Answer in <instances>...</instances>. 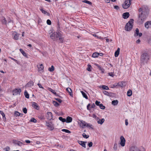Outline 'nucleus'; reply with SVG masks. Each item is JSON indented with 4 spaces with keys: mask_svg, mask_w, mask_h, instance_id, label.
Returning a JSON list of instances; mask_svg holds the SVG:
<instances>
[{
    "mask_svg": "<svg viewBox=\"0 0 151 151\" xmlns=\"http://www.w3.org/2000/svg\"><path fill=\"white\" fill-rule=\"evenodd\" d=\"M139 29L138 28H137L135 30V34H134V36H138V34L139 33Z\"/></svg>",
    "mask_w": 151,
    "mask_h": 151,
    "instance_id": "36",
    "label": "nucleus"
},
{
    "mask_svg": "<svg viewBox=\"0 0 151 151\" xmlns=\"http://www.w3.org/2000/svg\"><path fill=\"white\" fill-rule=\"evenodd\" d=\"M109 76H111L112 77H114V74L113 72H110L108 73Z\"/></svg>",
    "mask_w": 151,
    "mask_h": 151,
    "instance_id": "57",
    "label": "nucleus"
},
{
    "mask_svg": "<svg viewBox=\"0 0 151 151\" xmlns=\"http://www.w3.org/2000/svg\"><path fill=\"white\" fill-rule=\"evenodd\" d=\"M119 52L116 51H115V53H114L115 56L116 57H117L118 56V55L119 54Z\"/></svg>",
    "mask_w": 151,
    "mask_h": 151,
    "instance_id": "50",
    "label": "nucleus"
},
{
    "mask_svg": "<svg viewBox=\"0 0 151 151\" xmlns=\"http://www.w3.org/2000/svg\"><path fill=\"white\" fill-rule=\"evenodd\" d=\"M66 91L69 93V94L71 96H73V94L72 93V90L70 88H67L66 89Z\"/></svg>",
    "mask_w": 151,
    "mask_h": 151,
    "instance_id": "20",
    "label": "nucleus"
},
{
    "mask_svg": "<svg viewBox=\"0 0 151 151\" xmlns=\"http://www.w3.org/2000/svg\"><path fill=\"white\" fill-rule=\"evenodd\" d=\"M46 126L50 128V130L51 131H52L54 129V126L51 122H46Z\"/></svg>",
    "mask_w": 151,
    "mask_h": 151,
    "instance_id": "7",
    "label": "nucleus"
},
{
    "mask_svg": "<svg viewBox=\"0 0 151 151\" xmlns=\"http://www.w3.org/2000/svg\"><path fill=\"white\" fill-rule=\"evenodd\" d=\"M82 136L83 137V138L87 139L89 137V136L88 135H86L85 133H83L82 134Z\"/></svg>",
    "mask_w": 151,
    "mask_h": 151,
    "instance_id": "42",
    "label": "nucleus"
},
{
    "mask_svg": "<svg viewBox=\"0 0 151 151\" xmlns=\"http://www.w3.org/2000/svg\"><path fill=\"white\" fill-rule=\"evenodd\" d=\"M93 117L95 118L97 121L99 119V118L96 115L93 114Z\"/></svg>",
    "mask_w": 151,
    "mask_h": 151,
    "instance_id": "46",
    "label": "nucleus"
},
{
    "mask_svg": "<svg viewBox=\"0 0 151 151\" xmlns=\"http://www.w3.org/2000/svg\"><path fill=\"white\" fill-rule=\"evenodd\" d=\"M117 86H119L122 87L123 86V84L122 82H119L117 84Z\"/></svg>",
    "mask_w": 151,
    "mask_h": 151,
    "instance_id": "51",
    "label": "nucleus"
},
{
    "mask_svg": "<svg viewBox=\"0 0 151 151\" xmlns=\"http://www.w3.org/2000/svg\"><path fill=\"white\" fill-rule=\"evenodd\" d=\"M52 103L55 106L57 107L60 105V104L56 101H53Z\"/></svg>",
    "mask_w": 151,
    "mask_h": 151,
    "instance_id": "33",
    "label": "nucleus"
},
{
    "mask_svg": "<svg viewBox=\"0 0 151 151\" xmlns=\"http://www.w3.org/2000/svg\"><path fill=\"white\" fill-rule=\"evenodd\" d=\"M114 8L115 9L117 10L119 9V7L117 6H114Z\"/></svg>",
    "mask_w": 151,
    "mask_h": 151,
    "instance_id": "61",
    "label": "nucleus"
},
{
    "mask_svg": "<svg viewBox=\"0 0 151 151\" xmlns=\"http://www.w3.org/2000/svg\"><path fill=\"white\" fill-rule=\"evenodd\" d=\"M137 23L139 24H142L147 18L149 13V9L147 6H144L139 9Z\"/></svg>",
    "mask_w": 151,
    "mask_h": 151,
    "instance_id": "1",
    "label": "nucleus"
},
{
    "mask_svg": "<svg viewBox=\"0 0 151 151\" xmlns=\"http://www.w3.org/2000/svg\"><path fill=\"white\" fill-rule=\"evenodd\" d=\"M102 88L103 89L108 90L109 89V87L105 85H102Z\"/></svg>",
    "mask_w": 151,
    "mask_h": 151,
    "instance_id": "38",
    "label": "nucleus"
},
{
    "mask_svg": "<svg viewBox=\"0 0 151 151\" xmlns=\"http://www.w3.org/2000/svg\"><path fill=\"white\" fill-rule=\"evenodd\" d=\"M115 151H116L117 149V143H115L114 145V147H113Z\"/></svg>",
    "mask_w": 151,
    "mask_h": 151,
    "instance_id": "44",
    "label": "nucleus"
},
{
    "mask_svg": "<svg viewBox=\"0 0 151 151\" xmlns=\"http://www.w3.org/2000/svg\"><path fill=\"white\" fill-rule=\"evenodd\" d=\"M48 90L51 91L52 93L53 94H54L55 95H57V93L55 92V91L54 90H53L52 88H48Z\"/></svg>",
    "mask_w": 151,
    "mask_h": 151,
    "instance_id": "26",
    "label": "nucleus"
},
{
    "mask_svg": "<svg viewBox=\"0 0 151 151\" xmlns=\"http://www.w3.org/2000/svg\"><path fill=\"white\" fill-rule=\"evenodd\" d=\"M25 142L26 143H30L31 141L29 140H26L25 141Z\"/></svg>",
    "mask_w": 151,
    "mask_h": 151,
    "instance_id": "64",
    "label": "nucleus"
},
{
    "mask_svg": "<svg viewBox=\"0 0 151 151\" xmlns=\"http://www.w3.org/2000/svg\"><path fill=\"white\" fill-rule=\"evenodd\" d=\"M132 0H126L122 6L123 8L126 9L130 7L131 4Z\"/></svg>",
    "mask_w": 151,
    "mask_h": 151,
    "instance_id": "5",
    "label": "nucleus"
},
{
    "mask_svg": "<svg viewBox=\"0 0 151 151\" xmlns=\"http://www.w3.org/2000/svg\"><path fill=\"white\" fill-rule=\"evenodd\" d=\"M19 35H20L18 33L15 31L13 32H12V37L14 40H18Z\"/></svg>",
    "mask_w": 151,
    "mask_h": 151,
    "instance_id": "6",
    "label": "nucleus"
},
{
    "mask_svg": "<svg viewBox=\"0 0 151 151\" xmlns=\"http://www.w3.org/2000/svg\"><path fill=\"white\" fill-rule=\"evenodd\" d=\"M99 106L100 109H104L105 108V107L102 104H101L99 105Z\"/></svg>",
    "mask_w": 151,
    "mask_h": 151,
    "instance_id": "43",
    "label": "nucleus"
},
{
    "mask_svg": "<svg viewBox=\"0 0 151 151\" xmlns=\"http://www.w3.org/2000/svg\"><path fill=\"white\" fill-rule=\"evenodd\" d=\"M118 103V101L117 100H113L112 101V104L114 106L117 105Z\"/></svg>",
    "mask_w": 151,
    "mask_h": 151,
    "instance_id": "29",
    "label": "nucleus"
},
{
    "mask_svg": "<svg viewBox=\"0 0 151 151\" xmlns=\"http://www.w3.org/2000/svg\"><path fill=\"white\" fill-rule=\"evenodd\" d=\"M30 121L32 122L36 123L37 122V120L34 118H32L31 119Z\"/></svg>",
    "mask_w": 151,
    "mask_h": 151,
    "instance_id": "48",
    "label": "nucleus"
},
{
    "mask_svg": "<svg viewBox=\"0 0 151 151\" xmlns=\"http://www.w3.org/2000/svg\"><path fill=\"white\" fill-rule=\"evenodd\" d=\"M134 20L131 19L127 23L125 27V29L126 31H130L132 28Z\"/></svg>",
    "mask_w": 151,
    "mask_h": 151,
    "instance_id": "4",
    "label": "nucleus"
},
{
    "mask_svg": "<svg viewBox=\"0 0 151 151\" xmlns=\"http://www.w3.org/2000/svg\"><path fill=\"white\" fill-rule=\"evenodd\" d=\"M81 92L83 97L85 98L86 99H88V98L86 94L83 91H81Z\"/></svg>",
    "mask_w": 151,
    "mask_h": 151,
    "instance_id": "28",
    "label": "nucleus"
},
{
    "mask_svg": "<svg viewBox=\"0 0 151 151\" xmlns=\"http://www.w3.org/2000/svg\"><path fill=\"white\" fill-rule=\"evenodd\" d=\"M20 114L19 112L17 111H15L14 113V115L15 116H19V115H20Z\"/></svg>",
    "mask_w": 151,
    "mask_h": 151,
    "instance_id": "47",
    "label": "nucleus"
},
{
    "mask_svg": "<svg viewBox=\"0 0 151 151\" xmlns=\"http://www.w3.org/2000/svg\"><path fill=\"white\" fill-rule=\"evenodd\" d=\"M50 37L54 41L57 40L58 39L59 42L60 43H62L63 42L64 38L62 37V35L59 32L52 33L50 35Z\"/></svg>",
    "mask_w": 151,
    "mask_h": 151,
    "instance_id": "3",
    "label": "nucleus"
},
{
    "mask_svg": "<svg viewBox=\"0 0 151 151\" xmlns=\"http://www.w3.org/2000/svg\"><path fill=\"white\" fill-rule=\"evenodd\" d=\"M2 18L1 22L2 24L7 25V22L6 19L4 17H2Z\"/></svg>",
    "mask_w": 151,
    "mask_h": 151,
    "instance_id": "18",
    "label": "nucleus"
},
{
    "mask_svg": "<svg viewBox=\"0 0 151 151\" xmlns=\"http://www.w3.org/2000/svg\"><path fill=\"white\" fill-rule=\"evenodd\" d=\"M24 95L26 98L27 99H29V94L28 93L27 91L26 90H25L24 91Z\"/></svg>",
    "mask_w": 151,
    "mask_h": 151,
    "instance_id": "31",
    "label": "nucleus"
},
{
    "mask_svg": "<svg viewBox=\"0 0 151 151\" xmlns=\"http://www.w3.org/2000/svg\"><path fill=\"white\" fill-rule=\"evenodd\" d=\"M103 93L105 95L110 97L113 96V93H109L106 91H103Z\"/></svg>",
    "mask_w": 151,
    "mask_h": 151,
    "instance_id": "12",
    "label": "nucleus"
},
{
    "mask_svg": "<svg viewBox=\"0 0 151 151\" xmlns=\"http://www.w3.org/2000/svg\"><path fill=\"white\" fill-rule=\"evenodd\" d=\"M19 50L23 56L27 58H28V55H27L26 53L22 49H20Z\"/></svg>",
    "mask_w": 151,
    "mask_h": 151,
    "instance_id": "22",
    "label": "nucleus"
},
{
    "mask_svg": "<svg viewBox=\"0 0 151 151\" xmlns=\"http://www.w3.org/2000/svg\"><path fill=\"white\" fill-rule=\"evenodd\" d=\"M91 65H88V67L86 69L88 71H91Z\"/></svg>",
    "mask_w": 151,
    "mask_h": 151,
    "instance_id": "45",
    "label": "nucleus"
},
{
    "mask_svg": "<svg viewBox=\"0 0 151 151\" xmlns=\"http://www.w3.org/2000/svg\"><path fill=\"white\" fill-rule=\"evenodd\" d=\"M72 118L71 117L68 116L66 118V121L65 122H66L67 123H69L72 122Z\"/></svg>",
    "mask_w": 151,
    "mask_h": 151,
    "instance_id": "19",
    "label": "nucleus"
},
{
    "mask_svg": "<svg viewBox=\"0 0 151 151\" xmlns=\"http://www.w3.org/2000/svg\"><path fill=\"white\" fill-rule=\"evenodd\" d=\"M47 114L48 116V117L47 118L48 119L51 120L52 118V114L51 112H47Z\"/></svg>",
    "mask_w": 151,
    "mask_h": 151,
    "instance_id": "21",
    "label": "nucleus"
},
{
    "mask_svg": "<svg viewBox=\"0 0 151 151\" xmlns=\"http://www.w3.org/2000/svg\"><path fill=\"white\" fill-rule=\"evenodd\" d=\"M32 106L34 108H35L37 110H39V106L35 102H32Z\"/></svg>",
    "mask_w": 151,
    "mask_h": 151,
    "instance_id": "13",
    "label": "nucleus"
},
{
    "mask_svg": "<svg viewBox=\"0 0 151 151\" xmlns=\"http://www.w3.org/2000/svg\"><path fill=\"white\" fill-rule=\"evenodd\" d=\"M21 89L20 88H16L13 91V95H17L18 93L20 94V93L21 92Z\"/></svg>",
    "mask_w": 151,
    "mask_h": 151,
    "instance_id": "8",
    "label": "nucleus"
},
{
    "mask_svg": "<svg viewBox=\"0 0 151 151\" xmlns=\"http://www.w3.org/2000/svg\"><path fill=\"white\" fill-rule=\"evenodd\" d=\"M79 121L80 122H78V123L80 124L81 127L83 128V126H86L87 123L85 121L83 120H79Z\"/></svg>",
    "mask_w": 151,
    "mask_h": 151,
    "instance_id": "11",
    "label": "nucleus"
},
{
    "mask_svg": "<svg viewBox=\"0 0 151 151\" xmlns=\"http://www.w3.org/2000/svg\"><path fill=\"white\" fill-rule=\"evenodd\" d=\"M121 142L120 144L122 147H124L125 146V139L124 138L123 136H121L120 137Z\"/></svg>",
    "mask_w": 151,
    "mask_h": 151,
    "instance_id": "9",
    "label": "nucleus"
},
{
    "mask_svg": "<svg viewBox=\"0 0 151 151\" xmlns=\"http://www.w3.org/2000/svg\"><path fill=\"white\" fill-rule=\"evenodd\" d=\"M23 112L25 114L27 113V109L25 107L24 108L22 109Z\"/></svg>",
    "mask_w": 151,
    "mask_h": 151,
    "instance_id": "49",
    "label": "nucleus"
},
{
    "mask_svg": "<svg viewBox=\"0 0 151 151\" xmlns=\"http://www.w3.org/2000/svg\"><path fill=\"white\" fill-rule=\"evenodd\" d=\"M96 106V105L94 104V103H93L92 104L91 106V108H94Z\"/></svg>",
    "mask_w": 151,
    "mask_h": 151,
    "instance_id": "58",
    "label": "nucleus"
},
{
    "mask_svg": "<svg viewBox=\"0 0 151 151\" xmlns=\"http://www.w3.org/2000/svg\"><path fill=\"white\" fill-rule=\"evenodd\" d=\"M34 85L33 81H29L26 84V86L29 87H31Z\"/></svg>",
    "mask_w": 151,
    "mask_h": 151,
    "instance_id": "17",
    "label": "nucleus"
},
{
    "mask_svg": "<svg viewBox=\"0 0 151 151\" xmlns=\"http://www.w3.org/2000/svg\"><path fill=\"white\" fill-rule=\"evenodd\" d=\"M78 143L83 147L86 148V142H83L81 141L78 140Z\"/></svg>",
    "mask_w": 151,
    "mask_h": 151,
    "instance_id": "15",
    "label": "nucleus"
},
{
    "mask_svg": "<svg viewBox=\"0 0 151 151\" xmlns=\"http://www.w3.org/2000/svg\"><path fill=\"white\" fill-rule=\"evenodd\" d=\"M0 113L2 115V116H3V118L4 120V119L6 120V118L5 117V115L4 113V112H3V111H0Z\"/></svg>",
    "mask_w": 151,
    "mask_h": 151,
    "instance_id": "34",
    "label": "nucleus"
},
{
    "mask_svg": "<svg viewBox=\"0 0 151 151\" xmlns=\"http://www.w3.org/2000/svg\"><path fill=\"white\" fill-rule=\"evenodd\" d=\"M54 68L53 65H52L50 68H48V70L50 72H52L54 70Z\"/></svg>",
    "mask_w": 151,
    "mask_h": 151,
    "instance_id": "39",
    "label": "nucleus"
},
{
    "mask_svg": "<svg viewBox=\"0 0 151 151\" xmlns=\"http://www.w3.org/2000/svg\"><path fill=\"white\" fill-rule=\"evenodd\" d=\"M97 66L98 67L99 70L101 71V72L102 73H104V69L102 68V67H101L99 65H97Z\"/></svg>",
    "mask_w": 151,
    "mask_h": 151,
    "instance_id": "25",
    "label": "nucleus"
},
{
    "mask_svg": "<svg viewBox=\"0 0 151 151\" xmlns=\"http://www.w3.org/2000/svg\"><path fill=\"white\" fill-rule=\"evenodd\" d=\"M86 126L88 127H90L92 129H93V126L92 124H90L87 123V124H86Z\"/></svg>",
    "mask_w": 151,
    "mask_h": 151,
    "instance_id": "32",
    "label": "nucleus"
},
{
    "mask_svg": "<svg viewBox=\"0 0 151 151\" xmlns=\"http://www.w3.org/2000/svg\"><path fill=\"white\" fill-rule=\"evenodd\" d=\"M83 2L86 3V4H87L89 5H91L92 4V3L89 1L86 0H84V1H82Z\"/></svg>",
    "mask_w": 151,
    "mask_h": 151,
    "instance_id": "41",
    "label": "nucleus"
},
{
    "mask_svg": "<svg viewBox=\"0 0 151 151\" xmlns=\"http://www.w3.org/2000/svg\"><path fill=\"white\" fill-rule=\"evenodd\" d=\"M54 99L58 101L60 103H61L62 101L61 99L59 98H55Z\"/></svg>",
    "mask_w": 151,
    "mask_h": 151,
    "instance_id": "52",
    "label": "nucleus"
},
{
    "mask_svg": "<svg viewBox=\"0 0 151 151\" xmlns=\"http://www.w3.org/2000/svg\"><path fill=\"white\" fill-rule=\"evenodd\" d=\"M129 16V14L128 12L124 13L122 14L123 17L124 19L128 18Z\"/></svg>",
    "mask_w": 151,
    "mask_h": 151,
    "instance_id": "16",
    "label": "nucleus"
},
{
    "mask_svg": "<svg viewBox=\"0 0 151 151\" xmlns=\"http://www.w3.org/2000/svg\"><path fill=\"white\" fill-rule=\"evenodd\" d=\"M62 131L63 132H65L66 133H71V132L70 131H69V130L67 129H62Z\"/></svg>",
    "mask_w": 151,
    "mask_h": 151,
    "instance_id": "40",
    "label": "nucleus"
},
{
    "mask_svg": "<svg viewBox=\"0 0 151 151\" xmlns=\"http://www.w3.org/2000/svg\"><path fill=\"white\" fill-rule=\"evenodd\" d=\"M38 86H39V87L40 88H43V87L42 86V85L40 83H38L37 84Z\"/></svg>",
    "mask_w": 151,
    "mask_h": 151,
    "instance_id": "62",
    "label": "nucleus"
},
{
    "mask_svg": "<svg viewBox=\"0 0 151 151\" xmlns=\"http://www.w3.org/2000/svg\"><path fill=\"white\" fill-rule=\"evenodd\" d=\"M91 104H89L87 106V109L88 110H90L91 109Z\"/></svg>",
    "mask_w": 151,
    "mask_h": 151,
    "instance_id": "54",
    "label": "nucleus"
},
{
    "mask_svg": "<svg viewBox=\"0 0 151 151\" xmlns=\"http://www.w3.org/2000/svg\"><path fill=\"white\" fill-rule=\"evenodd\" d=\"M99 54L98 53L94 52L92 56L93 58H96L99 56Z\"/></svg>",
    "mask_w": 151,
    "mask_h": 151,
    "instance_id": "35",
    "label": "nucleus"
},
{
    "mask_svg": "<svg viewBox=\"0 0 151 151\" xmlns=\"http://www.w3.org/2000/svg\"><path fill=\"white\" fill-rule=\"evenodd\" d=\"M38 70L39 71H40L43 70L44 67L42 64H41L40 66L38 67Z\"/></svg>",
    "mask_w": 151,
    "mask_h": 151,
    "instance_id": "30",
    "label": "nucleus"
},
{
    "mask_svg": "<svg viewBox=\"0 0 151 151\" xmlns=\"http://www.w3.org/2000/svg\"><path fill=\"white\" fill-rule=\"evenodd\" d=\"M47 24L49 25H50L51 24V22L50 19H47Z\"/></svg>",
    "mask_w": 151,
    "mask_h": 151,
    "instance_id": "53",
    "label": "nucleus"
},
{
    "mask_svg": "<svg viewBox=\"0 0 151 151\" xmlns=\"http://www.w3.org/2000/svg\"><path fill=\"white\" fill-rule=\"evenodd\" d=\"M7 23H9L12 22V20L10 18H9L7 21Z\"/></svg>",
    "mask_w": 151,
    "mask_h": 151,
    "instance_id": "59",
    "label": "nucleus"
},
{
    "mask_svg": "<svg viewBox=\"0 0 151 151\" xmlns=\"http://www.w3.org/2000/svg\"><path fill=\"white\" fill-rule=\"evenodd\" d=\"M145 26L146 28L148 29L151 28V21H147L145 24Z\"/></svg>",
    "mask_w": 151,
    "mask_h": 151,
    "instance_id": "10",
    "label": "nucleus"
},
{
    "mask_svg": "<svg viewBox=\"0 0 151 151\" xmlns=\"http://www.w3.org/2000/svg\"><path fill=\"white\" fill-rule=\"evenodd\" d=\"M105 121V119L104 118H102L101 119H99L97 121V123L99 124H102L103 123H104Z\"/></svg>",
    "mask_w": 151,
    "mask_h": 151,
    "instance_id": "24",
    "label": "nucleus"
},
{
    "mask_svg": "<svg viewBox=\"0 0 151 151\" xmlns=\"http://www.w3.org/2000/svg\"><path fill=\"white\" fill-rule=\"evenodd\" d=\"M40 10L43 14H46L48 16L50 14L49 13L45 11L42 8L40 9Z\"/></svg>",
    "mask_w": 151,
    "mask_h": 151,
    "instance_id": "23",
    "label": "nucleus"
},
{
    "mask_svg": "<svg viewBox=\"0 0 151 151\" xmlns=\"http://www.w3.org/2000/svg\"><path fill=\"white\" fill-rule=\"evenodd\" d=\"M59 119L63 122H64L66 121V119L63 118L62 117L60 116L59 117Z\"/></svg>",
    "mask_w": 151,
    "mask_h": 151,
    "instance_id": "37",
    "label": "nucleus"
},
{
    "mask_svg": "<svg viewBox=\"0 0 151 151\" xmlns=\"http://www.w3.org/2000/svg\"><path fill=\"white\" fill-rule=\"evenodd\" d=\"M88 146L89 147H90L92 146L93 143L92 142H91L88 143Z\"/></svg>",
    "mask_w": 151,
    "mask_h": 151,
    "instance_id": "56",
    "label": "nucleus"
},
{
    "mask_svg": "<svg viewBox=\"0 0 151 151\" xmlns=\"http://www.w3.org/2000/svg\"><path fill=\"white\" fill-rule=\"evenodd\" d=\"M125 124L126 126H127L128 125V122L127 119H126L125 120Z\"/></svg>",
    "mask_w": 151,
    "mask_h": 151,
    "instance_id": "63",
    "label": "nucleus"
},
{
    "mask_svg": "<svg viewBox=\"0 0 151 151\" xmlns=\"http://www.w3.org/2000/svg\"><path fill=\"white\" fill-rule=\"evenodd\" d=\"M10 58L12 60L15 62L17 63H18V61L14 59V58Z\"/></svg>",
    "mask_w": 151,
    "mask_h": 151,
    "instance_id": "60",
    "label": "nucleus"
},
{
    "mask_svg": "<svg viewBox=\"0 0 151 151\" xmlns=\"http://www.w3.org/2000/svg\"><path fill=\"white\" fill-rule=\"evenodd\" d=\"M150 58V55L146 51L143 52L140 57L141 63L143 65L147 64Z\"/></svg>",
    "mask_w": 151,
    "mask_h": 151,
    "instance_id": "2",
    "label": "nucleus"
},
{
    "mask_svg": "<svg viewBox=\"0 0 151 151\" xmlns=\"http://www.w3.org/2000/svg\"><path fill=\"white\" fill-rule=\"evenodd\" d=\"M13 143L19 146H21L22 144V143L21 142L15 140H13Z\"/></svg>",
    "mask_w": 151,
    "mask_h": 151,
    "instance_id": "14",
    "label": "nucleus"
},
{
    "mask_svg": "<svg viewBox=\"0 0 151 151\" xmlns=\"http://www.w3.org/2000/svg\"><path fill=\"white\" fill-rule=\"evenodd\" d=\"M132 91L130 89L129 90L127 93V96H132Z\"/></svg>",
    "mask_w": 151,
    "mask_h": 151,
    "instance_id": "27",
    "label": "nucleus"
},
{
    "mask_svg": "<svg viewBox=\"0 0 151 151\" xmlns=\"http://www.w3.org/2000/svg\"><path fill=\"white\" fill-rule=\"evenodd\" d=\"M95 104L97 106H99V105L101 104L100 102L96 100L95 102Z\"/></svg>",
    "mask_w": 151,
    "mask_h": 151,
    "instance_id": "55",
    "label": "nucleus"
}]
</instances>
